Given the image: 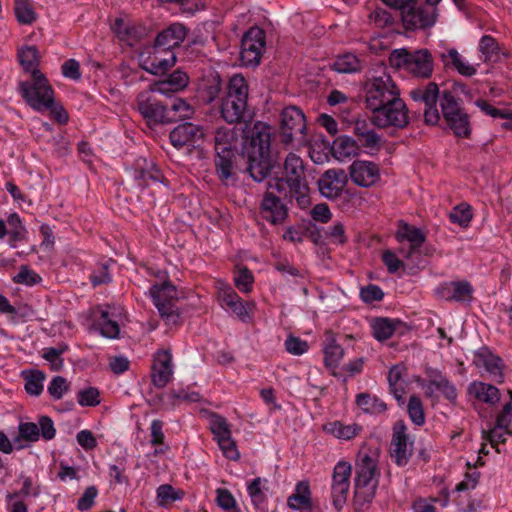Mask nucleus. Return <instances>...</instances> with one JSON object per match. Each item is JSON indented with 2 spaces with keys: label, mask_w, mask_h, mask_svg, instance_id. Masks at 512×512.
I'll list each match as a JSON object with an SVG mask.
<instances>
[{
  "label": "nucleus",
  "mask_w": 512,
  "mask_h": 512,
  "mask_svg": "<svg viewBox=\"0 0 512 512\" xmlns=\"http://www.w3.org/2000/svg\"><path fill=\"white\" fill-rule=\"evenodd\" d=\"M113 30L121 41L127 42L130 46L139 42L145 35V28L126 23L123 19H116Z\"/></svg>",
  "instance_id": "cd10ccee"
},
{
  "label": "nucleus",
  "mask_w": 512,
  "mask_h": 512,
  "mask_svg": "<svg viewBox=\"0 0 512 512\" xmlns=\"http://www.w3.org/2000/svg\"><path fill=\"white\" fill-rule=\"evenodd\" d=\"M442 116L455 136L468 138L471 134L469 115L461 107L459 99L445 90L440 97Z\"/></svg>",
  "instance_id": "6e6552de"
},
{
  "label": "nucleus",
  "mask_w": 512,
  "mask_h": 512,
  "mask_svg": "<svg viewBox=\"0 0 512 512\" xmlns=\"http://www.w3.org/2000/svg\"><path fill=\"white\" fill-rule=\"evenodd\" d=\"M40 436L38 425L35 423L27 422L19 425V436L15 439L18 442L20 439L27 441H37Z\"/></svg>",
  "instance_id": "4d7b16f0"
},
{
  "label": "nucleus",
  "mask_w": 512,
  "mask_h": 512,
  "mask_svg": "<svg viewBox=\"0 0 512 512\" xmlns=\"http://www.w3.org/2000/svg\"><path fill=\"white\" fill-rule=\"evenodd\" d=\"M363 62L352 53L338 56L333 63V69L339 73H355L361 71Z\"/></svg>",
  "instance_id": "e433bc0d"
},
{
  "label": "nucleus",
  "mask_w": 512,
  "mask_h": 512,
  "mask_svg": "<svg viewBox=\"0 0 512 512\" xmlns=\"http://www.w3.org/2000/svg\"><path fill=\"white\" fill-rule=\"evenodd\" d=\"M77 400L81 406H97L100 404V392L95 387L82 389L78 392Z\"/></svg>",
  "instance_id": "603ef678"
},
{
  "label": "nucleus",
  "mask_w": 512,
  "mask_h": 512,
  "mask_svg": "<svg viewBox=\"0 0 512 512\" xmlns=\"http://www.w3.org/2000/svg\"><path fill=\"white\" fill-rule=\"evenodd\" d=\"M176 63V55L171 52L168 58L159 59L154 57L152 60H147L142 65V68L153 75H160L171 69Z\"/></svg>",
  "instance_id": "ea45409f"
},
{
  "label": "nucleus",
  "mask_w": 512,
  "mask_h": 512,
  "mask_svg": "<svg viewBox=\"0 0 512 512\" xmlns=\"http://www.w3.org/2000/svg\"><path fill=\"white\" fill-rule=\"evenodd\" d=\"M18 60L25 72H30L34 76L40 63V54L36 46H25L18 50Z\"/></svg>",
  "instance_id": "f704fd0d"
},
{
  "label": "nucleus",
  "mask_w": 512,
  "mask_h": 512,
  "mask_svg": "<svg viewBox=\"0 0 512 512\" xmlns=\"http://www.w3.org/2000/svg\"><path fill=\"white\" fill-rule=\"evenodd\" d=\"M400 321H393L388 318H377L372 323V330L374 337L379 341H384L390 338L396 331Z\"/></svg>",
  "instance_id": "58836bf2"
},
{
  "label": "nucleus",
  "mask_w": 512,
  "mask_h": 512,
  "mask_svg": "<svg viewBox=\"0 0 512 512\" xmlns=\"http://www.w3.org/2000/svg\"><path fill=\"white\" fill-rule=\"evenodd\" d=\"M437 17V9L418 5V1L413 2L401 13L403 25L406 29H424L434 25Z\"/></svg>",
  "instance_id": "dca6fc26"
},
{
  "label": "nucleus",
  "mask_w": 512,
  "mask_h": 512,
  "mask_svg": "<svg viewBox=\"0 0 512 512\" xmlns=\"http://www.w3.org/2000/svg\"><path fill=\"white\" fill-rule=\"evenodd\" d=\"M188 29L181 23H172L159 32L154 40L155 50L169 51L179 47L186 39Z\"/></svg>",
  "instance_id": "4be33fe9"
},
{
  "label": "nucleus",
  "mask_w": 512,
  "mask_h": 512,
  "mask_svg": "<svg viewBox=\"0 0 512 512\" xmlns=\"http://www.w3.org/2000/svg\"><path fill=\"white\" fill-rule=\"evenodd\" d=\"M285 348L291 354L301 355L308 350V344L298 337L289 336L285 341Z\"/></svg>",
  "instance_id": "774afa93"
},
{
  "label": "nucleus",
  "mask_w": 512,
  "mask_h": 512,
  "mask_svg": "<svg viewBox=\"0 0 512 512\" xmlns=\"http://www.w3.org/2000/svg\"><path fill=\"white\" fill-rule=\"evenodd\" d=\"M441 57L445 64H451L461 75L470 77L476 73V69L472 65L465 63L454 48L448 50L447 54L443 53Z\"/></svg>",
  "instance_id": "a19ab883"
},
{
  "label": "nucleus",
  "mask_w": 512,
  "mask_h": 512,
  "mask_svg": "<svg viewBox=\"0 0 512 512\" xmlns=\"http://www.w3.org/2000/svg\"><path fill=\"white\" fill-rule=\"evenodd\" d=\"M135 179L139 186L145 187L150 182H162L164 176L154 162L140 158L135 164Z\"/></svg>",
  "instance_id": "a878e982"
},
{
  "label": "nucleus",
  "mask_w": 512,
  "mask_h": 512,
  "mask_svg": "<svg viewBox=\"0 0 512 512\" xmlns=\"http://www.w3.org/2000/svg\"><path fill=\"white\" fill-rule=\"evenodd\" d=\"M352 467L348 462L340 461L336 464L332 475L331 496L333 506L341 510L347 501L350 488Z\"/></svg>",
  "instance_id": "2eb2a0df"
},
{
  "label": "nucleus",
  "mask_w": 512,
  "mask_h": 512,
  "mask_svg": "<svg viewBox=\"0 0 512 512\" xmlns=\"http://www.w3.org/2000/svg\"><path fill=\"white\" fill-rule=\"evenodd\" d=\"M369 20L377 27L384 28L392 24L391 15L382 8H376L369 14Z\"/></svg>",
  "instance_id": "338daca9"
},
{
  "label": "nucleus",
  "mask_w": 512,
  "mask_h": 512,
  "mask_svg": "<svg viewBox=\"0 0 512 512\" xmlns=\"http://www.w3.org/2000/svg\"><path fill=\"white\" fill-rule=\"evenodd\" d=\"M45 374L41 371H30L25 376V390L28 394L39 396L43 391Z\"/></svg>",
  "instance_id": "c03bdc74"
},
{
  "label": "nucleus",
  "mask_w": 512,
  "mask_h": 512,
  "mask_svg": "<svg viewBox=\"0 0 512 512\" xmlns=\"http://www.w3.org/2000/svg\"><path fill=\"white\" fill-rule=\"evenodd\" d=\"M98 494V490L95 486H89L85 489L83 495L79 498L77 507L81 511L89 510Z\"/></svg>",
  "instance_id": "69168bd1"
},
{
  "label": "nucleus",
  "mask_w": 512,
  "mask_h": 512,
  "mask_svg": "<svg viewBox=\"0 0 512 512\" xmlns=\"http://www.w3.org/2000/svg\"><path fill=\"white\" fill-rule=\"evenodd\" d=\"M470 393L487 404L495 405L500 401V391L491 384L475 382L470 385Z\"/></svg>",
  "instance_id": "72a5a7b5"
},
{
  "label": "nucleus",
  "mask_w": 512,
  "mask_h": 512,
  "mask_svg": "<svg viewBox=\"0 0 512 512\" xmlns=\"http://www.w3.org/2000/svg\"><path fill=\"white\" fill-rule=\"evenodd\" d=\"M406 429V425L401 420L393 426L390 455L398 466L406 465L412 455V443L408 441Z\"/></svg>",
  "instance_id": "f3484780"
},
{
  "label": "nucleus",
  "mask_w": 512,
  "mask_h": 512,
  "mask_svg": "<svg viewBox=\"0 0 512 512\" xmlns=\"http://www.w3.org/2000/svg\"><path fill=\"white\" fill-rule=\"evenodd\" d=\"M234 159L235 154L232 149L223 148L216 154L214 160L216 175L225 185L232 184L237 180Z\"/></svg>",
  "instance_id": "393cba45"
},
{
  "label": "nucleus",
  "mask_w": 512,
  "mask_h": 512,
  "mask_svg": "<svg viewBox=\"0 0 512 512\" xmlns=\"http://www.w3.org/2000/svg\"><path fill=\"white\" fill-rule=\"evenodd\" d=\"M371 122L378 128L393 126L404 128L409 123L408 109L399 97L372 114Z\"/></svg>",
  "instance_id": "9d476101"
},
{
  "label": "nucleus",
  "mask_w": 512,
  "mask_h": 512,
  "mask_svg": "<svg viewBox=\"0 0 512 512\" xmlns=\"http://www.w3.org/2000/svg\"><path fill=\"white\" fill-rule=\"evenodd\" d=\"M355 469L354 507L356 512H362L375 497L379 476L376 459L371 456L368 449H360Z\"/></svg>",
  "instance_id": "f03ea898"
},
{
  "label": "nucleus",
  "mask_w": 512,
  "mask_h": 512,
  "mask_svg": "<svg viewBox=\"0 0 512 512\" xmlns=\"http://www.w3.org/2000/svg\"><path fill=\"white\" fill-rule=\"evenodd\" d=\"M410 96L415 102H423L425 104V123L427 125H437L441 118L437 108V100L439 98L438 85L434 82H429L424 86L411 90Z\"/></svg>",
  "instance_id": "4468645a"
},
{
  "label": "nucleus",
  "mask_w": 512,
  "mask_h": 512,
  "mask_svg": "<svg viewBox=\"0 0 512 512\" xmlns=\"http://www.w3.org/2000/svg\"><path fill=\"white\" fill-rule=\"evenodd\" d=\"M189 83V77L186 72L177 69L172 72L168 77L162 81L155 83L154 91H159V94H166L169 91L176 92L184 89Z\"/></svg>",
  "instance_id": "c85d7f7f"
},
{
  "label": "nucleus",
  "mask_w": 512,
  "mask_h": 512,
  "mask_svg": "<svg viewBox=\"0 0 512 512\" xmlns=\"http://www.w3.org/2000/svg\"><path fill=\"white\" fill-rule=\"evenodd\" d=\"M325 429L335 437L344 440L352 439L361 431V427L357 424L344 425L339 421L327 424Z\"/></svg>",
  "instance_id": "37998d69"
},
{
  "label": "nucleus",
  "mask_w": 512,
  "mask_h": 512,
  "mask_svg": "<svg viewBox=\"0 0 512 512\" xmlns=\"http://www.w3.org/2000/svg\"><path fill=\"white\" fill-rule=\"evenodd\" d=\"M472 212L469 205L461 204L452 209L449 218L452 223H456L461 227H467L472 220Z\"/></svg>",
  "instance_id": "de8ad7c7"
},
{
  "label": "nucleus",
  "mask_w": 512,
  "mask_h": 512,
  "mask_svg": "<svg viewBox=\"0 0 512 512\" xmlns=\"http://www.w3.org/2000/svg\"><path fill=\"white\" fill-rule=\"evenodd\" d=\"M13 281L20 284L34 285L41 281V277L27 266H21Z\"/></svg>",
  "instance_id": "13d9d810"
},
{
  "label": "nucleus",
  "mask_w": 512,
  "mask_h": 512,
  "mask_svg": "<svg viewBox=\"0 0 512 512\" xmlns=\"http://www.w3.org/2000/svg\"><path fill=\"white\" fill-rule=\"evenodd\" d=\"M287 505L293 510L311 508V492L307 481L296 485L294 493L288 497Z\"/></svg>",
  "instance_id": "473e14b6"
},
{
  "label": "nucleus",
  "mask_w": 512,
  "mask_h": 512,
  "mask_svg": "<svg viewBox=\"0 0 512 512\" xmlns=\"http://www.w3.org/2000/svg\"><path fill=\"white\" fill-rule=\"evenodd\" d=\"M221 90L222 87L220 77H212L202 91L204 100L207 103L213 102L219 96Z\"/></svg>",
  "instance_id": "5fc2aeb1"
},
{
  "label": "nucleus",
  "mask_w": 512,
  "mask_h": 512,
  "mask_svg": "<svg viewBox=\"0 0 512 512\" xmlns=\"http://www.w3.org/2000/svg\"><path fill=\"white\" fill-rule=\"evenodd\" d=\"M248 100V84L245 78L233 75L227 85V93L221 104V115L229 123H238L246 117Z\"/></svg>",
  "instance_id": "7ed1b4c3"
},
{
  "label": "nucleus",
  "mask_w": 512,
  "mask_h": 512,
  "mask_svg": "<svg viewBox=\"0 0 512 512\" xmlns=\"http://www.w3.org/2000/svg\"><path fill=\"white\" fill-rule=\"evenodd\" d=\"M183 492L175 490L171 485L164 484L157 489V499L160 506H165L173 501L181 499Z\"/></svg>",
  "instance_id": "8fccbe9b"
},
{
  "label": "nucleus",
  "mask_w": 512,
  "mask_h": 512,
  "mask_svg": "<svg viewBox=\"0 0 512 512\" xmlns=\"http://www.w3.org/2000/svg\"><path fill=\"white\" fill-rule=\"evenodd\" d=\"M69 383L62 376H55L48 386L49 394L56 400L63 397L64 393L69 389Z\"/></svg>",
  "instance_id": "6e6d98bb"
},
{
  "label": "nucleus",
  "mask_w": 512,
  "mask_h": 512,
  "mask_svg": "<svg viewBox=\"0 0 512 512\" xmlns=\"http://www.w3.org/2000/svg\"><path fill=\"white\" fill-rule=\"evenodd\" d=\"M407 411H408L411 421L414 424H416L418 426L424 424V422H425L424 409H423L422 401L418 396L412 395L410 397L408 405H407Z\"/></svg>",
  "instance_id": "49530a36"
},
{
  "label": "nucleus",
  "mask_w": 512,
  "mask_h": 512,
  "mask_svg": "<svg viewBox=\"0 0 512 512\" xmlns=\"http://www.w3.org/2000/svg\"><path fill=\"white\" fill-rule=\"evenodd\" d=\"M261 217L273 225L285 222L288 217V208L273 192L266 191L260 204Z\"/></svg>",
  "instance_id": "aec40b11"
},
{
  "label": "nucleus",
  "mask_w": 512,
  "mask_h": 512,
  "mask_svg": "<svg viewBox=\"0 0 512 512\" xmlns=\"http://www.w3.org/2000/svg\"><path fill=\"white\" fill-rule=\"evenodd\" d=\"M193 108L184 99L175 98L166 103V124L189 118Z\"/></svg>",
  "instance_id": "2f4dec72"
},
{
  "label": "nucleus",
  "mask_w": 512,
  "mask_h": 512,
  "mask_svg": "<svg viewBox=\"0 0 512 512\" xmlns=\"http://www.w3.org/2000/svg\"><path fill=\"white\" fill-rule=\"evenodd\" d=\"M443 294L448 300L469 301L472 298L473 288L467 281L452 282L450 286L443 288Z\"/></svg>",
  "instance_id": "c9c22d12"
},
{
  "label": "nucleus",
  "mask_w": 512,
  "mask_h": 512,
  "mask_svg": "<svg viewBox=\"0 0 512 512\" xmlns=\"http://www.w3.org/2000/svg\"><path fill=\"white\" fill-rule=\"evenodd\" d=\"M511 422L512 401H509L497 415L494 427L482 432L483 439L489 441L493 447L499 443H505V434L512 436V430L509 429Z\"/></svg>",
  "instance_id": "6ab92c4d"
},
{
  "label": "nucleus",
  "mask_w": 512,
  "mask_h": 512,
  "mask_svg": "<svg viewBox=\"0 0 512 512\" xmlns=\"http://www.w3.org/2000/svg\"><path fill=\"white\" fill-rule=\"evenodd\" d=\"M266 36L259 27L250 28L242 37L240 61L246 67L259 65L265 49Z\"/></svg>",
  "instance_id": "9b49d317"
},
{
  "label": "nucleus",
  "mask_w": 512,
  "mask_h": 512,
  "mask_svg": "<svg viewBox=\"0 0 512 512\" xmlns=\"http://www.w3.org/2000/svg\"><path fill=\"white\" fill-rule=\"evenodd\" d=\"M399 97V91L390 77L375 78L366 89V108L372 114Z\"/></svg>",
  "instance_id": "1a4fd4ad"
},
{
  "label": "nucleus",
  "mask_w": 512,
  "mask_h": 512,
  "mask_svg": "<svg viewBox=\"0 0 512 512\" xmlns=\"http://www.w3.org/2000/svg\"><path fill=\"white\" fill-rule=\"evenodd\" d=\"M356 403L364 412L371 414H380L387 409L385 402L376 397H372L368 393L358 394Z\"/></svg>",
  "instance_id": "79ce46f5"
},
{
  "label": "nucleus",
  "mask_w": 512,
  "mask_h": 512,
  "mask_svg": "<svg viewBox=\"0 0 512 512\" xmlns=\"http://www.w3.org/2000/svg\"><path fill=\"white\" fill-rule=\"evenodd\" d=\"M327 344L324 346V364L326 367L335 369L339 366L344 356V349L336 343L335 335L332 331L325 332Z\"/></svg>",
  "instance_id": "c756f323"
},
{
  "label": "nucleus",
  "mask_w": 512,
  "mask_h": 512,
  "mask_svg": "<svg viewBox=\"0 0 512 512\" xmlns=\"http://www.w3.org/2000/svg\"><path fill=\"white\" fill-rule=\"evenodd\" d=\"M475 363L478 366H483L494 378L497 383L503 382V362L502 359L487 349L483 348L475 355Z\"/></svg>",
  "instance_id": "bb28decb"
},
{
  "label": "nucleus",
  "mask_w": 512,
  "mask_h": 512,
  "mask_svg": "<svg viewBox=\"0 0 512 512\" xmlns=\"http://www.w3.org/2000/svg\"><path fill=\"white\" fill-rule=\"evenodd\" d=\"M249 496L253 504L259 507L266 499L265 494L261 489V478H255L247 487Z\"/></svg>",
  "instance_id": "680f3d73"
},
{
  "label": "nucleus",
  "mask_w": 512,
  "mask_h": 512,
  "mask_svg": "<svg viewBox=\"0 0 512 512\" xmlns=\"http://www.w3.org/2000/svg\"><path fill=\"white\" fill-rule=\"evenodd\" d=\"M216 495V502L222 509L230 510L236 506L235 498L228 489L218 488Z\"/></svg>",
  "instance_id": "0e129e2a"
},
{
  "label": "nucleus",
  "mask_w": 512,
  "mask_h": 512,
  "mask_svg": "<svg viewBox=\"0 0 512 512\" xmlns=\"http://www.w3.org/2000/svg\"><path fill=\"white\" fill-rule=\"evenodd\" d=\"M360 297L365 303H372L374 301H381L384 297V292L379 286L369 284L361 288Z\"/></svg>",
  "instance_id": "052dcab7"
},
{
  "label": "nucleus",
  "mask_w": 512,
  "mask_h": 512,
  "mask_svg": "<svg viewBox=\"0 0 512 512\" xmlns=\"http://www.w3.org/2000/svg\"><path fill=\"white\" fill-rule=\"evenodd\" d=\"M30 81L19 83V92L33 109L42 111L53 105L54 91L41 71H35Z\"/></svg>",
  "instance_id": "0eeeda50"
},
{
  "label": "nucleus",
  "mask_w": 512,
  "mask_h": 512,
  "mask_svg": "<svg viewBox=\"0 0 512 512\" xmlns=\"http://www.w3.org/2000/svg\"><path fill=\"white\" fill-rule=\"evenodd\" d=\"M475 104L477 107L481 109L484 113L487 115H490L493 118H503V119H510L512 116L511 112H506L503 110H500L498 108L493 107L491 104H489L486 100L478 99Z\"/></svg>",
  "instance_id": "e2e57ef3"
},
{
  "label": "nucleus",
  "mask_w": 512,
  "mask_h": 512,
  "mask_svg": "<svg viewBox=\"0 0 512 512\" xmlns=\"http://www.w3.org/2000/svg\"><path fill=\"white\" fill-rule=\"evenodd\" d=\"M272 135L273 128L261 121L254 123L248 131L243 153L246 158L244 171L258 183L263 182L277 165L272 157Z\"/></svg>",
  "instance_id": "f257e3e1"
},
{
  "label": "nucleus",
  "mask_w": 512,
  "mask_h": 512,
  "mask_svg": "<svg viewBox=\"0 0 512 512\" xmlns=\"http://www.w3.org/2000/svg\"><path fill=\"white\" fill-rule=\"evenodd\" d=\"M253 280V275L247 267L240 268L234 277L235 286L245 293L251 291Z\"/></svg>",
  "instance_id": "864d4df0"
},
{
  "label": "nucleus",
  "mask_w": 512,
  "mask_h": 512,
  "mask_svg": "<svg viewBox=\"0 0 512 512\" xmlns=\"http://www.w3.org/2000/svg\"><path fill=\"white\" fill-rule=\"evenodd\" d=\"M210 430L216 441L231 435L230 427L226 419L216 413L210 415Z\"/></svg>",
  "instance_id": "a18cd8bd"
},
{
  "label": "nucleus",
  "mask_w": 512,
  "mask_h": 512,
  "mask_svg": "<svg viewBox=\"0 0 512 512\" xmlns=\"http://www.w3.org/2000/svg\"><path fill=\"white\" fill-rule=\"evenodd\" d=\"M204 136L203 129L191 122H185L176 126L170 132V141L175 148L193 145Z\"/></svg>",
  "instance_id": "b1692460"
},
{
  "label": "nucleus",
  "mask_w": 512,
  "mask_h": 512,
  "mask_svg": "<svg viewBox=\"0 0 512 512\" xmlns=\"http://www.w3.org/2000/svg\"><path fill=\"white\" fill-rule=\"evenodd\" d=\"M396 238L399 242L407 240L410 243V253L419 252V249L426 240L425 234L419 228L410 226L407 223L401 224L396 233Z\"/></svg>",
  "instance_id": "7c9ffc66"
},
{
  "label": "nucleus",
  "mask_w": 512,
  "mask_h": 512,
  "mask_svg": "<svg viewBox=\"0 0 512 512\" xmlns=\"http://www.w3.org/2000/svg\"><path fill=\"white\" fill-rule=\"evenodd\" d=\"M389 63L397 69H404L409 73L428 78L433 71V60L427 49L408 51L407 49L394 50L389 56Z\"/></svg>",
  "instance_id": "20e7f679"
},
{
  "label": "nucleus",
  "mask_w": 512,
  "mask_h": 512,
  "mask_svg": "<svg viewBox=\"0 0 512 512\" xmlns=\"http://www.w3.org/2000/svg\"><path fill=\"white\" fill-rule=\"evenodd\" d=\"M284 174L286 184L289 186L291 198H295L300 208H306L310 205L309 192L305 169L302 159L290 153L284 163Z\"/></svg>",
  "instance_id": "423d86ee"
},
{
  "label": "nucleus",
  "mask_w": 512,
  "mask_h": 512,
  "mask_svg": "<svg viewBox=\"0 0 512 512\" xmlns=\"http://www.w3.org/2000/svg\"><path fill=\"white\" fill-rule=\"evenodd\" d=\"M222 453L225 457L230 460H238L240 454L238 452L235 441L232 439L231 435L221 438L217 441Z\"/></svg>",
  "instance_id": "bf43d9fd"
},
{
  "label": "nucleus",
  "mask_w": 512,
  "mask_h": 512,
  "mask_svg": "<svg viewBox=\"0 0 512 512\" xmlns=\"http://www.w3.org/2000/svg\"><path fill=\"white\" fill-rule=\"evenodd\" d=\"M173 376L172 355L169 351L156 353L152 365V383L157 388L165 387Z\"/></svg>",
  "instance_id": "5701e85b"
},
{
  "label": "nucleus",
  "mask_w": 512,
  "mask_h": 512,
  "mask_svg": "<svg viewBox=\"0 0 512 512\" xmlns=\"http://www.w3.org/2000/svg\"><path fill=\"white\" fill-rule=\"evenodd\" d=\"M150 295L166 325L176 326L181 322V311L176 305L179 300L176 286L170 281L155 284L150 288Z\"/></svg>",
  "instance_id": "39448f33"
},
{
  "label": "nucleus",
  "mask_w": 512,
  "mask_h": 512,
  "mask_svg": "<svg viewBox=\"0 0 512 512\" xmlns=\"http://www.w3.org/2000/svg\"><path fill=\"white\" fill-rule=\"evenodd\" d=\"M480 51L485 55L486 61H495L499 55V46L496 40L489 36L485 35L480 40Z\"/></svg>",
  "instance_id": "3c124183"
},
{
  "label": "nucleus",
  "mask_w": 512,
  "mask_h": 512,
  "mask_svg": "<svg viewBox=\"0 0 512 512\" xmlns=\"http://www.w3.org/2000/svg\"><path fill=\"white\" fill-rule=\"evenodd\" d=\"M158 94L153 85L149 90L140 92L136 99L137 108L148 123L166 124V103L159 99Z\"/></svg>",
  "instance_id": "f8f14e48"
},
{
  "label": "nucleus",
  "mask_w": 512,
  "mask_h": 512,
  "mask_svg": "<svg viewBox=\"0 0 512 512\" xmlns=\"http://www.w3.org/2000/svg\"><path fill=\"white\" fill-rule=\"evenodd\" d=\"M348 170L353 183L360 187H371L380 179L379 166L371 161L355 160Z\"/></svg>",
  "instance_id": "412c9836"
},
{
  "label": "nucleus",
  "mask_w": 512,
  "mask_h": 512,
  "mask_svg": "<svg viewBox=\"0 0 512 512\" xmlns=\"http://www.w3.org/2000/svg\"><path fill=\"white\" fill-rule=\"evenodd\" d=\"M100 331L104 337L117 338L120 333L119 325L116 321L109 318L107 311H102L99 319Z\"/></svg>",
  "instance_id": "09e8293b"
},
{
  "label": "nucleus",
  "mask_w": 512,
  "mask_h": 512,
  "mask_svg": "<svg viewBox=\"0 0 512 512\" xmlns=\"http://www.w3.org/2000/svg\"><path fill=\"white\" fill-rule=\"evenodd\" d=\"M14 14L22 25H31L37 20V14L30 0H14Z\"/></svg>",
  "instance_id": "4c0bfd02"
},
{
  "label": "nucleus",
  "mask_w": 512,
  "mask_h": 512,
  "mask_svg": "<svg viewBox=\"0 0 512 512\" xmlns=\"http://www.w3.org/2000/svg\"><path fill=\"white\" fill-rule=\"evenodd\" d=\"M306 130L304 113L295 106L283 109L280 121V134L284 144H290L295 139H303Z\"/></svg>",
  "instance_id": "ddd939ff"
},
{
  "label": "nucleus",
  "mask_w": 512,
  "mask_h": 512,
  "mask_svg": "<svg viewBox=\"0 0 512 512\" xmlns=\"http://www.w3.org/2000/svg\"><path fill=\"white\" fill-rule=\"evenodd\" d=\"M348 183V176L343 169H329L318 180V188L327 199H337L341 196Z\"/></svg>",
  "instance_id": "a211bd4d"
}]
</instances>
